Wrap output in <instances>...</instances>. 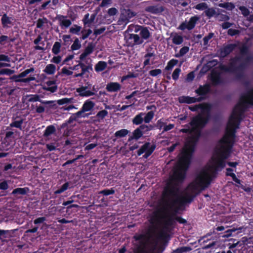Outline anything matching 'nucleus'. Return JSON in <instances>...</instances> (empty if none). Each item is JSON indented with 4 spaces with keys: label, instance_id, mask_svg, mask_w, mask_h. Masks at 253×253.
<instances>
[{
    "label": "nucleus",
    "instance_id": "f257e3e1",
    "mask_svg": "<svg viewBox=\"0 0 253 253\" xmlns=\"http://www.w3.org/2000/svg\"><path fill=\"white\" fill-rule=\"evenodd\" d=\"M185 178L184 174L180 172L173 173L166 183L162 193V203L165 207L169 208L174 212L176 210L178 203L179 197H176L179 191V185L182 183Z\"/></svg>",
    "mask_w": 253,
    "mask_h": 253
},
{
    "label": "nucleus",
    "instance_id": "f03ea898",
    "mask_svg": "<svg viewBox=\"0 0 253 253\" xmlns=\"http://www.w3.org/2000/svg\"><path fill=\"white\" fill-rule=\"evenodd\" d=\"M246 103V101H243L238 103L234 108L226 126L225 135L219 141L221 144L230 145L233 142L234 144L237 129L241 121V115L244 111L240 107L245 106Z\"/></svg>",
    "mask_w": 253,
    "mask_h": 253
},
{
    "label": "nucleus",
    "instance_id": "7ed1b4c3",
    "mask_svg": "<svg viewBox=\"0 0 253 253\" xmlns=\"http://www.w3.org/2000/svg\"><path fill=\"white\" fill-rule=\"evenodd\" d=\"M212 165L209 168L211 173L207 170H203L198 175L196 179L190 183V186L193 189H197L198 186L204 190L208 188L213 179L217 177L218 171H220L224 168L218 166V162L212 161Z\"/></svg>",
    "mask_w": 253,
    "mask_h": 253
},
{
    "label": "nucleus",
    "instance_id": "20e7f679",
    "mask_svg": "<svg viewBox=\"0 0 253 253\" xmlns=\"http://www.w3.org/2000/svg\"><path fill=\"white\" fill-rule=\"evenodd\" d=\"M197 144L190 143L189 139L186 144V149L182 152V156L179 159V164L173 173L177 172H180L184 174V177L186 178V171L189 168L191 159L195 151Z\"/></svg>",
    "mask_w": 253,
    "mask_h": 253
},
{
    "label": "nucleus",
    "instance_id": "39448f33",
    "mask_svg": "<svg viewBox=\"0 0 253 253\" xmlns=\"http://www.w3.org/2000/svg\"><path fill=\"white\" fill-rule=\"evenodd\" d=\"M225 145L226 146L221 145L216 151L215 156L211 158V160L217 162L218 166L221 168H225L226 166L225 160L230 156L231 150L233 147V142L230 145Z\"/></svg>",
    "mask_w": 253,
    "mask_h": 253
},
{
    "label": "nucleus",
    "instance_id": "423d86ee",
    "mask_svg": "<svg viewBox=\"0 0 253 253\" xmlns=\"http://www.w3.org/2000/svg\"><path fill=\"white\" fill-rule=\"evenodd\" d=\"M240 60L241 57L238 56L231 58L230 59L228 66H227L225 65H220L219 66V68L220 70L223 72L230 73H232L234 71H236L237 70H242L243 69H245V64L241 63L238 66H236V64L238 61H239Z\"/></svg>",
    "mask_w": 253,
    "mask_h": 253
},
{
    "label": "nucleus",
    "instance_id": "0eeeda50",
    "mask_svg": "<svg viewBox=\"0 0 253 253\" xmlns=\"http://www.w3.org/2000/svg\"><path fill=\"white\" fill-rule=\"evenodd\" d=\"M154 116L153 111H149L146 114L145 113H139L132 119V124L136 126L142 125L143 122L144 123H150Z\"/></svg>",
    "mask_w": 253,
    "mask_h": 253
},
{
    "label": "nucleus",
    "instance_id": "6e6552de",
    "mask_svg": "<svg viewBox=\"0 0 253 253\" xmlns=\"http://www.w3.org/2000/svg\"><path fill=\"white\" fill-rule=\"evenodd\" d=\"M209 120V116H204L202 114H198L192 119L189 124L192 127L195 129H201L206 126Z\"/></svg>",
    "mask_w": 253,
    "mask_h": 253
},
{
    "label": "nucleus",
    "instance_id": "1a4fd4ad",
    "mask_svg": "<svg viewBox=\"0 0 253 253\" xmlns=\"http://www.w3.org/2000/svg\"><path fill=\"white\" fill-rule=\"evenodd\" d=\"M156 147L155 144L151 145L150 142H146L138 150L137 154L138 156H140L144 153L143 158L147 159L153 153Z\"/></svg>",
    "mask_w": 253,
    "mask_h": 253
},
{
    "label": "nucleus",
    "instance_id": "9d476101",
    "mask_svg": "<svg viewBox=\"0 0 253 253\" xmlns=\"http://www.w3.org/2000/svg\"><path fill=\"white\" fill-rule=\"evenodd\" d=\"M135 12L130 9H124L122 11L120 18L118 21L119 25H126L130 21V19L136 15Z\"/></svg>",
    "mask_w": 253,
    "mask_h": 253
},
{
    "label": "nucleus",
    "instance_id": "9b49d317",
    "mask_svg": "<svg viewBox=\"0 0 253 253\" xmlns=\"http://www.w3.org/2000/svg\"><path fill=\"white\" fill-rule=\"evenodd\" d=\"M240 54L242 57L246 56L244 61L241 62L245 64V69H247L249 64L253 60V56L250 55V48L247 43H243L239 48Z\"/></svg>",
    "mask_w": 253,
    "mask_h": 253
},
{
    "label": "nucleus",
    "instance_id": "f8f14e48",
    "mask_svg": "<svg viewBox=\"0 0 253 253\" xmlns=\"http://www.w3.org/2000/svg\"><path fill=\"white\" fill-rule=\"evenodd\" d=\"M190 183L188 186V188L191 191L192 194L190 195L189 194H186L185 196L181 197L186 205L191 203L194 200V198L196 197L198 195H199L202 191H203L199 186H198L197 189H193L192 187L190 186Z\"/></svg>",
    "mask_w": 253,
    "mask_h": 253
},
{
    "label": "nucleus",
    "instance_id": "ddd939ff",
    "mask_svg": "<svg viewBox=\"0 0 253 253\" xmlns=\"http://www.w3.org/2000/svg\"><path fill=\"white\" fill-rule=\"evenodd\" d=\"M199 20V17L197 16L191 17L187 24L186 22H182L179 26L178 29L184 31L185 29L191 30L194 29L196 25L197 21Z\"/></svg>",
    "mask_w": 253,
    "mask_h": 253
},
{
    "label": "nucleus",
    "instance_id": "4468645a",
    "mask_svg": "<svg viewBox=\"0 0 253 253\" xmlns=\"http://www.w3.org/2000/svg\"><path fill=\"white\" fill-rule=\"evenodd\" d=\"M126 38H127L126 42L128 45L131 47L142 44L143 42L140 36L136 34H128Z\"/></svg>",
    "mask_w": 253,
    "mask_h": 253
},
{
    "label": "nucleus",
    "instance_id": "2eb2a0df",
    "mask_svg": "<svg viewBox=\"0 0 253 253\" xmlns=\"http://www.w3.org/2000/svg\"><path fill=\"white\" fill-rule=\"evenodd\" d=\"M211 91V85L208 83L204 85H200L197 89L195 90L196 93L202 97L203 100L206 99L207 95Z\"/></svg>",
    "mask_w": 253,
    "mask_h": 253
},
{
    "label": "nucleus",
    "instance_id": "dca6fc26",
    "mask_svg": "<svg viewBox=\"0 0 253 253\" xmlns=\"http://www.w3.org/2000/svg\"><path fill=\"white\" fill-rule=\"evenodd\" d=\"M173 212L166 216L167 218L163 223V229L165 231H169L171 227H173L175 224V216Z\"/></svg>",
    "mask_w": 253,
    "mask_h": 253
},
{
    "label": "nucleus",
    "instance_id": "f3484780",
    "mask_svg": "<svg viewBox=\"0 0 253 253\" xmlns=\"http://www.w3.org/2000/svg\"><path fill=\"white\" fill-rule=\"evenodd\" d=\"M246 101V103L245 106H241V108L245 110V107L247 106V104H250L253 105V88L250 91L248 92V93L241 97L239 103H241L242 101Z\"/></svg>",
    "mask_w": 253,
    "mask_h": 253
},
{
    "label": "nucleus",
    "instance_id": "a211bd4d",
    "mask_svg": "<svg viewBox=\"0 0 253 253\" xmlns=\"http://www.w3.org/2000/svg\"><path fill=\"white\" fill-rule=\"evenodd\" d=\"M202 97H190L189 96H182L179 97V102L180 103H195L196 102H201L203 101Z\"/></svg>",
    "mask_w": 253,
    "mask_h": 253
},
{
    "label": "nucleus",
    "instance_id": "6ab92c4d",
    "mask_svg": "<svg viewBox=\"0 0 253 253\" xmlns=\"http://www.w3.org/2000/svg\"><path fill=\"white\" fill-rule=\"evenodd\" d=\"M211 106L209 103H202L199 104V109L201 112L199 114H202L204 116H209V119H211L210 111Z\"/></svg>",
    "mask_w": 253,
    "mask_h": 253
},
{
    "label": "nucleus",
    "instance_id": "aec40b11",
    "mask_svg": "<svg viewBox=\"0 0 253 253\" xmlns=\"http://www.w3.org/2000/svg\"><path fill=\"white\" fill-rule=\"evenodd\" d=\"M13 19L11 17L8 16L6 13H4L1 16L0 21L2 27L3 28H8L13 25Z\"/></svg>",
    "mask_w": 253,
    "mask_h": 253
},
{
    "label": "nucleus",
    "instance_id": "412c9836",
    "mask_svg": "<svg viewBox=\"0 0 253 253\" xmlns=\"http://www.w3.org/2000/svg\"><path fill=\"white\" fill-rule=\"evenodd\" d=\"M237 47V44L231 43L224 46L220 49V55L223 57L227 56Z\"/></svg>",
    "mask_w": 253,
    "mask_h": 253
},
{
    "label": "nucleus",
    "instance_id": "4be33fe9",
    "mask_svg": "<svg viewBox=\"0 0 253 253\" xmlns=\"http://www.w3.org/2000/svg\"><path fill=\"white\" fill-rule=\"evenodd\" d=\"M29 192L28 187L16 188L13 190L11 194L17 198H20L19 196L26 195Z\"/></svg>",
    "mask_w": 253,
    "mask_h": 253
},
{
    "label": "nucleus",
    "instance_id": "5701e85b",
    "mask_svg": "<svg viewBox=\"0 0 253 253\" xmlns=\"http://www.w3.org/2000/svg\"><path fill=\"white\" fill-rule=\"evenodd\" d=\"M211 80L214 85H217L223 82L221 75L217 71H212L211 76Z\"/></svg>",
    "mask_w": 253,
    "mask_h": 253
},
{
    "label": "nucleus",
    "instance_id": "b1692460",
    "mask_svg": "<svg viewBox=\"0 0 253 253\" xmlns=\"http://www.w3.org/2000/svg\"><path fill=\"white\" fill-rule=\"evenodd\" d=\"M145 10L153 14H159L164 10V8L162 6L152 5L146 7Z\"/></svg>",
    "mask_w": 253,
    "mask_h": 253
},
{
    "label": "nucleus",
    "instance_id": "393cba45",
    "mask_svg": "<svg viewBox=\"0 0 253 253\" xmlns=\"http://www.w3.org/2000/svg\"><path fill=\"white\" fill-rule=\"evenodd\" d=\"M144 134L142 128H140V126L135 129L132 132V135L130 136L128 139V141H131L133 139L138 140L142 137Z\"/></svg>",
    "mask_w": 253,
    "mask_h": 253
},
{
    "label": "nucleus",
    "instance_id": "a878e982",
    "mask_svg": "<svg viewBox=\"0 0 253 253\" xmlns=\"http://www.w3.org/2000/svg\"><path fill=\"white\" fill-rule=\"evenodd\" d=\"M74 187V185L71 181L65 182L63 185L58 188V189L54 192L55 195L60 194L63 193L68 189H71Z\"/></svg>",
    "mask_w": 253,
    "mask_h": 253
},
{
    "label": "nucleus",
    "instance_id": "bb28decb",
    "mask_svg": "<svg viewBox=\"0 0 253 253\" xmlns=\"http://www.w3.org/2000/svg\"><path fill=\"white\" fill-rule=\"evenodd\" d=\"M122 86L118 82H111L108 83L106 86V89L109 92H117L121 90Z\"/></svg>",
    "mask_w": 253,
    "mask_h": 253
},
{
    "label": "nucleus",
    "instance_id": "cd10ccee",
    "mask_svg": "<svg viewBox=\"0 0 253 253\" xmlns=\"http://www.w3.org/2000/svg\"><path fill=\"white\" fill-rule=\"evenodd\" d=\"M94 49V46L92 43H89L86 47L84 51L80 56V60L83 61L85 59L86 56L91 54L93 52Z\"/></svg>",
    "mask_w": 253,
    "mask_h": 253
},
{
    "label": "nucleus",
    "instance_id": "c85d7f7f",
    "mask_svg": "<svg viewBox=\"0 0 253 253\" xmlns=\"http://www.w3.org/2000/svg\"><path fill=\"white\" fill-rule=\"evenodd\" d=\"M23 122L24 119L18 116L13 117L12 122L10 124L9 126L11 127H16L21 129Z\"/></svg>",
    "mask_w": 253,
    "mask_h": 253
},
{
    "label": "nucleus",
    "instance_id": "c756f323",
    "mask_svg": "<svg viewBox=\"0 0 253 253\" xmlns=\"http://www.w3.org/2000/svg\"><path fill=\"white\" fill-rule=\"evenodd\" d=\"M201 128H194L193 127L192 130L195 131V134L191 136L189 138V142L190 143H193L194 144H197L198 141L199 140V138L201 136Z\"/></svg>",
    "mask_w": 253,
    "mask_h": 253
},
{
    "label": "nucleus",
    "instance_id": "7c9ffc66",
    "mask_svg": "<svg viewBox=\"0 0 253 253\" xmlns=\"http://www.w3.org/2000/svg\"><path fill=\"white\" fill-rule=\"evenodd\" d=\"M22 77L21 76V74L18 75H13L10 78V79L13 80L16 82H29L31 81L35 80V78L34 77H28L25 79H21Z\"/></svg>",
    "mask_w": 253,
    "mask_h": 253
},
{
    "label": "nucleus",
    "instance_id": "2f4dec72",
    "mask_svg": "<svg viewBox=\"0 0 253 253\" xmlns=\"http://www.w3.org/2000/svg\"><path fill=\"white\" fill-rule=\"evenodd\" d=\"M66 17L63 15H57L56 18L60 22V25L65 28L69 27L72 24V21L70 19H65Z\"/></svg>",
    "mask_w": 253,
    "mask_h": 253
},
{
    "label": "nucleus",
    "instance_id": "473e14b6",
    "mask_svg": "<svg viewBox=\"0 0 253 253\" xmlns=\"http://www.w3.org/2000/svg\"><path fill=\"white\" fill-rule=\"evenodd\" d=\"M18 230V229L7 230L0 229V239L1 237H2L5 238L11 237L12 235L14 234L15 231Z\"/></svg>",
    "mask_w": 253,
    "mask_h": 253
},
{
    "label": "nucleus",
    "instance_id": "72a5a7b5",
    "mask_svg": "<svg viewBox=\"0 0 253 253\" xmlns=\"http://www.w3.org/2000/svg\"><path fill=\"white\" fill-rule=\"evenodd\" d=\"M140 36L141 38L143 40H148L151 37V32L147 27H143L142 28L141 32H140Z\"/></svg>",
    "mask_w": 253,
    "mask_h": 253
},
{
    "label": "nucleus",
    "instance_id": "f704fd0d",
    "mask_svg": "<svg viewBox=\"0 0 253 253\" xmlns=\"http://www.w3.org/2000/svg\"><path fill=\"white\" fill-rule=\"evenodd\" d=\"M107 66L106 62L104 61H99L94 66V70L97 72L104 71Z\"/></svg>",
    "mask_w": 253,
    "mask_h": 253
},
{
    "label": "nucleus",
    "instance_id": "c9c22d12",
    "mask_svg": "<svg viewBox=\"0 0 253 253\" xmlns=\"http://www.w3.org/2000/svg\"><path fill=\"white\" fill-rule=\"evenodd\" d=\"M186 205L182 199L181 197H179L178 205H177L176 210H174L173 214L177 215L178 213H179L180 211H183Z\"/></svg>",
    "mask_w": 253,
    "mask_h": 253
},
{
    "label": "nucleus",
    "instance_id": "e433bc0d",
    "mask_svg": "<svg viewBox=\"0 0 253 253\" xmlns=\"http://www.w3.org/2000/svg\"><path fill=\"white\" fill-rule=\"evenodd\" d=\"M233 169L232 168H226V174L227 176H230L232 179L238 184H241V180L238 179L236 175L233 173Z\"/></svg>",
    "mask_w": 253,
    "mask_h": 253
},
{
    "label": "nucleus",
    "instance_id": "4c0bfd02",
    "mask_svg": "<svg viewBox=\"0 0 253 253\" xmlns=\"http://www.w3.org/2000/svg\"><path fill=\"white\" fill-rule=\"evenodd\" d=\"M94 107V103L90 100H87L84 101L82 108L85 111H89L91 110Z\"/></svg>",
    "mask_w": 253,
    "mask_h": 253
},
{
    "label": "nucleus",
    "instance_id": "58836bf2",
    "mask_svg": "<svg viewBox=\"0 0 253 253\" xmlns=\"http://www.w3.org/2000/svg\"><path fill=\"white\" fill-rule=\"evenodd\" d=\"M56 132V127L53 125H50L46 127L44 131L43 136L48 137Z\"/></svg>",
    "mask_w": 253,
    "mask_h": 253
},
{
    "label": "nucleus",
    "instance_id": "ea45409f",
    "mask_svg": "<svg viewBox=\"0 0 253 253\" xmlns=\"http://www.w3.org/2000/svg\"><path fill=\"white\" fill-rule=\"evenodd\" d=\"M129 132V130L127 129H122L116 131L114 133V136L117 138H122L126 136Z\"/></svg>",
    "mask_w": 253,
    "mask_h": 253
},
{
    "label": "nucleus",
    "instance_id": "a19ab883",
    "mask_svg": "<svg viewBox=\"0 0 253 253\" xmlns=\"http://www.w3.org/2000/svg\"><path fill=\"white\" fill-rule=\"evenodd\" d=\"M56 71V66L53 64H48L43 70L47 75H53Z\"/></svg>",
    "mask_w": 253,
    "mask_h": 253
},
{
    "label": "nucleus",
    "instance_id": "79ce46f5",
    "mask_svg": "<svg viewBox=\"0 0 253 253\" xmlns=\"http://www.w3.org/2000/svg\"><path fill=\"white\" fill-rule=\"evenodd\" d=\"M218 6L225 8L229 10H232L235 7V5L233 3H231V2H224V3H219Z\"/></svg>",
    "mask_w": 253,
    "mask_h": 253
},
{
    "label": "nucleus",
    "instance_id": "37998d69",
    "mask_svg": "<svg viewBox=\"0 0 253 253\" xmlns=\"http://www.w3.org/2000/svg\"><path fill=\"white\" fill-rule=\"evenodd\" d=\"M172 42L175 45H180L183 42V38L181 36L176 34L172 37Z\"/></svg>",
    "mask_w": 253,
    "mask_h": 253
},
{
    "label": "nucleus",
    "instance_id": "c03bdc74",
    "mask_svg": "<svg viewBox=\"0 0 253 253\" xmlns=\"http://www.w3.org/2000/svg\"><path fill=\"white\" fill-rule=\"evenodd\" d=\"M189 51V47L186 46H183L180 49V51H179L178 53L175 55V57L179 58L183 56L184 55L187 54Z\"/></svg>",
    "mask_w": 253,
    "mask_h": 253
},
{
    "label": "nucleus",
    "instance_id": "a18cd8bd",
    "mask_svg": "<svg viewBox=\"0 0 253 253\" xmlns=\"http://www.w3.org/2000/svg\"><path fill=\"white\" fill-rule=\"evenodd\" d=\"M14 70H11L10 69L5 68L0 70V75H6L8 76H10L12 74H14ZM3 80V78H0V83L2 82Z\"/></svg>",
    "mask_w": 253,
    "mask_h": 253
},
{
    "label": "nucleus",
    "instance_id": "49530a36",
    "mask_svg": "<svg viewBox=\"0 0 253 253\" xmlns=\"http://www.w3.org/2000/svg\"><path fill=\"white\" fill-rule=\"evenodd\" d=\"M89 115L90 114H88V113H85V111L84 110V109L82 107L80 111L75 113V116L77 117L78 119L82 118H87Z\"/></svg>",
    "mask_w": 253,
    "mask_h": 253
},
{
    "label": "nucleus",
    "instance_id": "de8ad7c7",
    "mask_svg": "<svg viewBox=\"0 0 253 253\" xmlns=\"http://www.w3.org/2000/svg\"><path fill=\"white\" fill-rule=\"evenodd\" d=\"M31 108L33 110H35L37 113H43L45 111V107L41 105H38V104L32 105Z\"/></svg>",
    "mask_w": 253,
    "mask_h": 253
},
{
    "label": "nucleus",
    "instance_id": "09e8293b",
    "mask_svg": "<svg viewBox=\"0 0 253 253\" xmlns=\"http://www.w3.org/2000/svg\"><path fill=\"white\" fill-rule=\"evenodd\" d=\"M81 29L82 27L81 26L77 25H74L73 27L70 28L69 32L72 34L79 35Z\"/></svg>",
    "mask_w": 253,
    "mask_h": 253
},
{
    "label": "nucleus",
    "instance_id": "8fccbe9b",
    "mask_svg": "<svg viewBox=\"0 0 253 253\" xmlns=\"http://www.w3.org/2000/svg\"><path fill=\"white\" fill-rule=\"evenodd\" d=\"M242 229V227H239V228L232 227L229 229H228L227 231H226L225 232V234L222 236L225 237H229L232 236V234L233 232H235L237 230H240V232H241Z\"/></svg>",
    "mask_w": 253,
    "mask_h": 253
},
{
    "label": "nucleus",
    "instance_id": "3c124183",
    "mask_svg": "<svg viewBox=\"0 0 253 253\" xmlns=\"http://www.w3.org/2000/svg\"><path fill=\"white\" fill-rule=\"evenodd\" d=\"M61 44L59 42H55L53 47L52 48V51L55 55H57L60 51Z\"/></svg>",
    "mask_w": 253,
    "mask_h": 253
},
{
    "label": "nucleus",
    "instance_id": "603ef678",
    "mask_svg": "<svg viewBox=\"0 0 253 253\" xmlns=\"http://www.w3.org/2000/svg\"><path fill=\"white\" fill-rule=\"evenodd\" d=\"M73 100V98H64L57 100V103L59 105H63L64 104H67V103H72Z\"/></svg>",
    "mask_w": 253,
    "mask_h": 253
},
{
    "label": "nucleus",
    "instance_id": "864d4df0",
    "mask_svg": "<svg viewBox=\"0 0 253 253\" xmlns=\"http://www.w3.org/2000/svg\"><path fill=\"white\" fill-rule=\"evenodd\" d=\"M178 61L177 59H172L169 61L168 65L166 67V69L167 70H170L172 68L178 64Z\"/></svg>",
    "mask_w": 253,
    "mask_h": 253
},
{
    "label": "nucleus",
    "instance_id": "5fc2aeb1",
    "mask_svg": "<svg viewBox=\"0 0 253 253\" xmlns=\"http://www.w3.org/2000/svg\"><path fill=\"white\" fill-rule=\"evenodd\" d=\"M108 111L106 110H102L99 111L97 113L96 117L99 121L103 120L105 117L108 115Z\"/></svg>",
    "mask_w": 253,
    "mask_h": 253
},
{
    "label": "nucleus",
    "instance_id": "6e6d98bb",
    "mask_svg": "<svg viewBox=\"0 0 253 253\" xmlns=\"http://www.w3.org/2000/svg\"><path fill=\"white\" fill-rule=\"evenodd\" d=\"M81 47V44L78 38H76L74 40V43L71 45V49L76 50L79 49Z\"/></svg>",
    "mask_w": 253,
    "mask_h": 253
},
{
    "label": "nucleus",
    "instance_id": "4d7b16f0",
    "mask_svg": "<svg viewBox=\"0 0 253 253\" xmlns=\"http://www.w3.org/2000/svg\"><path fill=\"white\" fill-rule=\"evenodd\" d=\"M115 193V190L113 188L111 189H105L99 192L100 194H102L104 196H109L110 195H113Z\"/></svg>",
    "mask_w": 253,
    "mask_h": 253
},
{
    "label": "nucleus",
    "instance_id": "13d9d810",
    "mask_svg": "<svg viewBox=\"0 0 253 253\" xmlns=\"http://www.w3.org/2000/svg\"><path fill=\"white\" fill-rule=\"evenodd\" d=\"M81 33L83 34V35L81 38L82 40H84L86 39H87L89 36V35L92 33V31L90 29H88L86 31L84 29L81 31Z\"/></svg>",
    "mask_w": 253,
    "mask_h": 253
},
{
    "label": "nucleus",
    "instance_id": "bf43d9fd",
    "mask_svg": "<svg viewBox=\"0 0 253 253\" xmlns=\"http://www.w3.org/2000/svg\"><path fill=\"white\" fill-rule=\"evenodd\" d=\"M140 128H142L144 133H145L147 131L153 130L155 128V125H141L140 126Z\"/></svg>",
    "mask_w": 253,
    "mask_h": 253
},
{
    "label": "nucleus",
    "instance_id": "052dcab7",
    "mask_svg": "<svg viewBox=\"0 0 253 253\" xmlns=\"http://www.w3.org/2000/svg\"><path fill=\"white\" fill-rule=\"evenodd\" d=\"M214 37V34L212 32H210L209 33L208 36H205L203 38V45L204 46H207L208 45L209 41L210 39Z\"/></svg>",
    "mask_w": 253,
    "mask_h": 253
},
{
    "label": "nucleus",
    "instance_id": "680f3d73",
    "mask_svg": "<svg viewBox=\"0 0 253 253\" xmlns=\"http://www.w3.org/2000/svg\"><path fill=\"white\" fill-rule=\"evenodd\" d=\"M216 11L213 8H208V9L206 10L205 11L206 15L209 18L213 17Z\"/></svg>",
    "mask_w": 253,
    "mask_h": 253
},
{
    "label": "nucleus",
    "instance_id": "e2e57ef3",
    "mask_svg": "<svg viewBox=\"0 0 253 253\" xmlns=\"http://www.w3.org/2000/svg\"><path fill=\"white\" fill-rule=\"evenodd\" d=\"M86 63L87 65H85L84 68L83 69V70H82L84 75L86 72L89 73L90 71H93L92 64L90 63V62L87 63V62H86Z\"/></svg>",
    "mask_w": 253,
    "mask_h": 253
},
{
    "label": "nucleus",
    "instance_id": "0e129e2a",
    "mask_svg": "<svg viewBox=\"0 0 253 253\" xmlns=\"http://www.w3.org/2000/svg\"><path fill=\"white\" fill-rule=\"evenodd\" d=\"M181 70L179 68H177L174 69L172 74V78L173 80L176 81L179 77V74H180Z\"/></svg>",
    "mask_w": 253,
    "mask_h": 253
},
{
    "label": "nucleus",
    "instance_id": "69168bd1",
    "mask_svg": "<svg viewBox=\"0 0 253 253\" xmlns=\"http://www.w3.org/2000/svg\"><path fill=\"white\" fill-rule=\"evenodd\" d=\"M166 125V123H165L164 119L162 118L157 122L156 124L155 125V127H157V128L161 129L163 127L164 128Z\"/></svg>",
    "mask_w": 253,
    "mask_h": 253
},
{
    "label": "nucleus",
    "instance_id": "338daca9",
    "mask_svg": "<svg viewBox=\"0 0 253 253\" xmlns=\"http://www.w3.org/2000/svg\"><path fill=\"white\" fill-rule=\"evenodd\" d=\"M40 98L39 95L35 94V95H29L28 96V101L29 102H35V101H40Z\"/></svg>",
    "mask_w": 253,
    "mask_h": 253
},
{
    "label": "nucleus",
    "instance_id": "774afa93",
    "mask_svg": "<svg viewBox=\"0 0 253 253\" xmlns=\"http://www.w3.org/2000/svg\"><path fill=\"white\" fill-rule=\"evenodd\" d=\"M146 238V235L143 234H135L133 237V239L135 241H143L145 240Z\"/></svg>",
    "mask_w": 253,
    "mask_h": 253
}]
</instances>
